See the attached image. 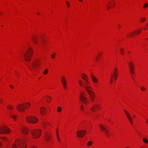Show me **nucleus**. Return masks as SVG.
I'll list each match as a JSON object with an SVG mask.
<instances>
[{"mask_svg": "<svg viewBox=\"0 0 148 148\" xmlns=\"http://www.w3.org/2000/svg\"><path fill=\"white\" fill-rule=\"evenodd\" d=\"M30 132L32 134L34 138H37L39 137L41 133V131L40 130H32L30 131Z\"/></svg>", "mask_w": 148, "mask_h": 148, "instance_id": "6", "label": "nucleus"}, {"mask_svg": "<svg viewBox=\"0 0 148 148\" xmlns=\"http://www.w3.org/2000/svg\"><path fill=\"white\" fill-rule=\"evenodd\" d=\"M148 7V4L147 3H145L143 5L144 8H145Z\"/></svg>", "mask_w": 148, "mask_h": 148, "instance_id": "30", "label": "nucleus"}, {"mask_svg": "<svg viewBox=\"0 0 148 148\" xmlns=\"http://www.w3.org/2000/svg\"><path fill=\"white\" fill-rule=\"evenodd\" d=\"M42 42H43V43H44V41H43V40H42Z\"/></svg>", "mask_w": 148, "mask_h": 148, "instance_id": "57", "label": "nucleus"}, {"mask_svg": "<svg viewBox=\"0 0 148 148\" xmlns=\"http://www.w3.org/2000/svg\"><path fill=\"white\" fill-rule=\"evenodd\" d=\"M54 54L55 55H56V53H54Z\"/></svg>", "mask_w": 148, "mask_h": 148, "instance_id": "60", "label": "nucleus"}, {"mask_svg": "<svg viewBox=\"0 0 148 148\" xmlns=\"http://www.w3.org/2000/svg\"><path fill=\"white\" fill-rule=\"evenodd\" d=\"M61 110H62V109L60 107H58V108L57 111L58 112H60L61 111Z\"/></svg>", "mask_w": 148, "mask_h": 148, "instance_id": "32", "label": "nucleus"}, {"mask_svg": "<svg viewBox=\"0 0 148 148\" xmlns=\"http://www.w3.org/2000/svg\"><path fill=\"white\" fill-rule=\"evenodd\" d=\"M120 26V25H118V27L119 28Z\"/></svg>", "mask_w": 148, "mask_h": 148, "instance_id": "55", "label": "nucleus"}, {"mask_svg": "<svg viewBox=\"0 0 148 148\" xmlns=\"http://www.w3.org/2000/svg\"><path fill=\"white\" fill-rule=\"evenodd\" d=\"M112 77H111L110 78V83H111L112 81H113V80L112 79Z\"/></svg>", "mask_w": 148, "mask_h": 148, "instance_id": "47", "label": "nucleus"}, {"mask_svg": "<svg viewBox=\"0 0 148 148\" xmlns=\"http://www.w3.org/2000/svg\"><path fill=\"white\" fill-rule=\"evenodd\" d=\"M80 108L82 111H83L84 107V106L82 105H81Z\"/></svg>", "mask_w": 148, "mask_h": 148, "instance_id": "37", "label": "nucleus"}, {"mask_svg": "<svg viewBox=\"0 0 148 148\" xmlns=\"http://www.w3.org/2000/svg\"><path fill=\"white\" fill-rule=\"evenodd\" d=\"M129 148V147H127V148Z\"/></svg>", "mask_w": 148, "mask_h": 148, "instance_id": "64", "label": "nucleus"}, {"mask_svg": "<svg viewBox=\"0 0 148 148\" xmlns=\"http://www.w3.org/2000/svg\"><path fill=\"white\" fill-rule=\"evenodd\" d=\"M40 112L41 114L43 115L46 113V109L44 107H42L40 108Z\"/></svg>", "mask_w": 148, "mask_h": 148, "instance_id": "15", "label": "nucleus"}, {"mask_svg": "<svg viewBox=\"0 0 148 148\" xmlns=\"http://www.w3.org/2000/svg\"><path fill=\"white\" fill-rule=\"evenodd\" d=\"M33 53L32 49L29 47L25 53L24 55V57L25 60L27 62H29L31 59Z\"/></svg>", "mask_w": 148, "mask_h": 148, "instance_id": "2", "label": "nucleus"}, {"mask_svg": "<svg viewBox=\"0 0 148 148\" xmlns=\"http://www.w3.org/2000/svg\"><path fill=\"white\" fill-rule=\"evenodd\" d=\"M146 39V40H148V38H147V39Z\"/></svg>", "mask_w": 148, "mask_h": 148, "instance_id": "63", "label": "nucleus"}, {"mask_svg": "<svg viewBox=\"0 0 148 148\" xmlns=\"http://www.w3.org/2000/svg\"><path fill=\"white\" fill-rule=\"evenodd\" d=\"M86 81V82H85L84 83V84L86 85V86H88L87 85H88V83H89V82H88V79L87 80V81Z\"/></svg>", "mask_w": 148, "mask_h": 148, "instance_id": "34", "label": "nucleus"}, {"mask_svg": "<svg viewBox=\"0 0 148 148\" xmlns=\"http://www.w3.org/2000/svg\"><path fill=\"white\" fill-rule=\"evenodd\" d=\"M140 148H143V147H140Z\"/></svg>", "mask_w": 148, "mask_h": 148, "instance_id": "58", "label": "nucleus"}, {"mask_svg": "<svg viewBox=\"0 0 148 148\" xmlns=\"http://www.w3.org/2000/svg\"><path fill=\"white\" fill-rule=\"evenodd\" d=\"M32 39L33 42L36 45L38 44V40L37 38L34 36L32 37Z\"/></svg>", "mask_w": 148, "mask_h": 148, "instance_id": "14", "label": "nucleus"}, {"mask_svg": "<svg viewBox=\"0 0 148 148\" xmlns=\"http://www.w3.org/2000/svg\"><path fill=\"white\" fill-rule=\"evenodd\" d=\"M37 14H40V13L39 12H37Z\"/></svg>", "mask_w": 148, "mask_h": 148, "instance_id": "56", "label": "nucleus"}, {"mask_svg": "<svg viewBox=\"0 0 148 148\" xmlns=\"http://www.w3.org/2000/svg\"><path fill=\"white\" fill-rule=\"evenodd\" d=\"M10 132V130L6 126H4L3 127H0V134H2L4 133H8Z\"/></svg>", "mask_w": 148, "mask_h": 148, "instance_id": "9", "label": "nucleus"}, {"mask_svg": "<svg viewBox=\"0 0 148 148\" xmlns=\"http://www.w3.org/2000/svg\"><path fill=\"white\" fill-rule=\"evenodd\" d=\"M143 142L145 143H148V140L145 138H144L143 139Z\"/></svg>", "mask_w": 148, "mask_h": 148, "instance_id": "27", "label": "nucleus"}, {"mask_svg": "<svg viewBox=\"0 0 148 148\" xmlns=\"http://www.w3.org/2000/svg\"><path fill=\"white\" fill-rule=\"evenodd\" d=\"M147 25L148 26V23L147 24Z\"/></svg>", "mask_w": 148, "mask_h": 148, "instance_id": "59", "label": "nucleus"}, {"mask_svg": "<svg viewBox=\"0 0 148 148\" xmlns=\"http://www.w3.org/2000/svg\"><path fill=\"white\" fill-rule=\"evenodd\" d=\"M123 49L122 48H120V52H121V53L122 54H123Z\"/></svg>", "mask_w": 148, "mask_h": 148, "instance_id": "39", "label": "nucleus"}, {"mask_svg": "<svg viewBox=\"0 0 148 148\" xmlns=\"http://www.w3.org/2000/svg\"><path fill=\"white\" fill-rule=\"evenodd\" d=\"M48 98L49 99V100H50L51 99V97L49 96L48 97Z\"/></svg>", "mask_w": 148, "mask_h": 148, "instance_id": "50", "label": "nucleus"}, {"mask_svg": "<svg viewBox=\"0 0 148 148\" xmlns=\"http://www.w3.org/2000/svg\"><path fill=\"white\" fill-rule=\"evenodd\" d=\"M91 88V87L90 86L85 87V90L87 91L88 94L90 96V99L91 101L92 102H94L95 101V94L90 90Z\"/></svg>", "mask_w": 148, "mask_h": 148, "instance_id": "5", "label": "nucleus"}, {"mask_svg": "<svg viewBox=\"0 0 148 148\" xmlns=\"http://www.w3.org/2000/svg\"><path fill=\"white\" fill-rule=\"evenodd\" d=\"M79 97L81 101L85 104H86L88 101V99L82 95H80Z\"/></svg>", "mask_w": 148, "mask_h": 148, "instance_id": "13", "label": "nucleus"}, {"mask_svg": "<svg viewBox=\"0 0 148 148\" xmlns=\"http://www.w3.org/2000/svg\"><path fill=\"white\" fill-rule=\"evenodd\" d=\"M13 107L11 105H8L7 106V108L9 110H12L13 109Z\"/></svg>", "mask_w": 148, "mask_h": 148, "instance_id": "28", "label": "nucleus"}, {"mask_svg": "<svg viewBox=\"0 0 148 148\" xmlns=\"http://www.w3.org/2000/svg\"><path fill=\"white\" fill-rule=\"evenodd\" d=\"M135 32L136 33V34H140V31L139 30H137L135 31Z\"/></svg>", "mask_w": 148, "mask_h": 148, "instance_id": "35", "label": "nucleus"}, {"mask_svg": "<svg viewBox=\"0 0 148 148\" xmlns=\"http://www.w3.org/2000/svg\"><path fill=\"white\" fill-rule=\"evenodd\" d=\"M130 73L132 74L134 73V68L129 69Z\"/></svg>", "mask_w": 148, "mask_h": 148, "instance_id": "25", "label": "nucleus"}, {"mask_svg": "<svg viewBox=\"0 0 148 148\" xmlns=\"http://www.w3.org/2000/svg\"><path fill=\"white\" fill-rule=\"evenodd\" d=\"M118 71L116 67H115L114 70V73H113L111 74V75L112 77L114 78L116 80L118 76Z\"/></svg>", "mask_w": 148, "mask_h": 148, "instance_id": "10", "label": "nucleus"}, {"mask_svg": "<svg viewBox=\"0 0 148 148\" xmlns=\"http://www.w3.org/2000/svg\"><path fill=\"white\" fill-rule=\"evenodd\" d=\"M134 34L133 32H132L130 34L129 36L131 37Z\"/></svg>", "mask_w": 148, "mask_h": 148, "instance_id": "38", "label": "nucleus"}, {"mask_svg": "<svg viewBox=\"0 0 148 148\" xmlns=\"http://www.w3.org/2000/svg\"><path fill=\"white\" fill-rule=\"evenodd\" d=\"M146 123H148V119H147L146 120Z\"/></svg>", "mask_w": 148, "mask_h": 148, "instance_id": "51", "label": "nucleus"}, {"mask_svg": "<svg viewBox=\"0 0 148 148\" xmlns=\"http://www.w3.org/2000/svg\"><path fill=\"white\" fill-rule=\"evenodd\" d=\"M0 102H1V103H2V101H0Z\"/></svg>", "mask_w": 148, "mask_h": 148, "instance_id": "62", "label": "nucleus"}, {"mask_svg": "<svg viewBox=\"0 0 148 148\" xmlns=\"http://www.w3.org/2000/svg\"><path fill=\"white\" fill-rule=\"evenodd\" d=\"M96 109L95 106L93 105V106L91 108V109L92 111L95 112L96 111Z\"/></svg>", "mask_w": 148, "mask_h": 148, "instance_id": "24", "label": "nucleus"}, {"mask_svg": "<svg viewBox=\"0 0 148 148\" xmlns=\"http://www.w3.org/2000/svg\"><path fill=\"white\" fill-rule=\"evenodd\" d=\"M9 116L15 121H16V118L17 117V115H14L11 112L10 113Z\"/></svg>", "mask_w": 148, "mask_h": 148, "instance_id": "17", "label": "nucleus"}, {"mask_svg": "<svg viewBox=\"0 0 148 148\" xmlns=\"http://www.w3.org/2000/svg\"><path fill=\"white\" fill-rule=\"evenodd\" d=\"M40 63V60L38 59H36L35 60L31 63L29 66H28V67L31 71L33 69H35L39 66Z\"/></svg>", "mask_w": 148, "mask_h": 148, "instance_id": "4", "label": "nucleus"}, {"mask_svg": "<svg viewBox=\"0 0 148 148\" xmlns=\"http://www.w3.org/2000/svg\"><path fill=\"white\" fill-rule=\"evenodd\" d=\"M79 84L80 85V86H81L83 87H84L85 88V87L88 86H85L82 83V81L81 80H79Z\"/></svg>", "mask_w": 148, "mask_h": 148, "instance_id": "23", "label": "nucleus"}, {"mask_svg": "<svg viewBox=\"0 0 148 148\" xmlns=\"http://www.w3.org/2000/svg\"><path fill=\"white\" fill-rule=\"evenodd\" d=\"M92 143L93 142L92 141H90L88 142L87 143V146H90L92 145Z\"/></svg>", "mask_w": 148, "mask_h": 148, "instance_id": "29", "label": "nucleus"}, {"mask_svg": "<svg viewBox=\"0 0 148 148\" xmlns=\"http://www.w3.org/2000/svg\"><path fill=\"white\" fill-rule=\"evenodd\" d=\"M67 85H63V86H64V88L65 89H66L67 88Z\"/></svg>", "mask_w": 148, "mask_h": 148, "instance_id": "46", "label": "nucleus"}, {"mask_svg": "<svg viewBox=\"0 0 148 148\" xmlns=\"http://www.w3.org/2000/svg\"><path fill=\"white\" fill-rule=\"evenodd\" d=\"M26 120L28 123L34 124L37 122L38 119L34 116H29L26 118Z\"/></svg>", "mask_w": 148, "mask_h": 148, "instance_id": "7", "label": "nucleus"}, {"mask_svg": "<svg viewBox=\"0 0 148 148\" xmlns=\"http://www.w3.org/2000/svg\"><path fill=\"white\" fill-rule=\"evenodd\" d=\"M128 64L129 69L134 68V64L132 62H128Z\"/></svg>", "mask_w": 148, "mask_h": 148, "instance_id": "19", "label": "nucleus"}, {"mask_svg": "<svg viewBox=\"0 0 148 148\" xmlns=\"http://www.w3.org/2000/svg\"><path fill=\"white\" fill-rule=\"evenodd\" d=\"M124 110L130 123L131 124H132L133 123V121L131 116L128 112L125 110Z\"/></svg>", "mask_w": 148, "mask_h": 148, "instance_id": "12", "label": "nucleus"}, {"mask_svg": "<svg viewBox=\"0 0 148 148\" xmlns=\"http://www.w3.org/2000/svg\"><path fill=\"white\" fill-rule=\"evenodd\" d=\"M51 138L50 136L48 134H47L45 136V139L47 141H49Z\"/></svg>", "mask_w": 148, "mask_h": 148, "instance_id": "22", "label": "nucleus"}, {"mask_svg": "<svg viewBox=\"0 0 148 148\" xmlns=\"http://www.w3.org/2000/svg\"><path fill=\"white\" fill-rule=\"evenodd\" d=\"M66 4H67V7H69V5H70L69 3L67 1L66 2Z\"/></svg>", "mask_w": 148, "mask_h": 148, "instance_id": "41", "label": "nucleus"}, {"mask_svg": "<svg viewBox=\"0 0 148 148\" xmlns=\"http://www.w3.org/2000/svg\"><path fill=\"white\" fill-rule=\"evenodd\" d=\"M141 89L142 90V91H144L145 90V88H144V87H141Z\"/></svg>", "mask_w": 148, "mask_h": 148, "instance_id": "43", "label": "nucleus"}, {"mask_svg": "<svg viewBox=\"0 0 148 148\" xmlns=\"http://www.w3.org/2000/svg\"><path fill=\"white\" fill-rule=\"evenodd\" d=\"M26 145L24 140L19 139L16 141L15 144L12 146V148H26Z\"/></svg>", "mask_w": 148, "mask_h": 148, "instance_id": "1", "label": "nucleus"}, {"mask_svg": "<svg viewBox=\"0 0 148 148\" xmlns=\"http://www.w3.org/2000/svg\"><path fill=\"white\" fill-rule=\"evenodd\" d=\"M0 138H1L3 142H6L7 140V139L6 137H0Z\"/></svg>", "mask_w": 148, "mask_h": 148, "instance_id": "26", "label": "nucleus"}, {"mask_svg": "<svg viewBox=\"0 0 148 148\" xmlns=\"http://www.w3.org/2000/svg\"><path fill=\"white\" fill-rule=\"evenodd\" d=\"M43 125L44 127H46V123L45 122H43Z\"/></svg>", "mask_w": 148, "mask_h": 148, "instance_id": "45", "label": "nucleus"}, {"mask_svg": "<svg viewBox=\"0 0 148 148\" xmlns=\"http://www.w3.org/2000/svg\"><path fill=\"white\" fill-rule=\"evenodd\" d=\"M83 76H82V78L85 81H87L88 79V78L87 76L84 74H82Z\"/></svg>", "mask_w": 148, "mask_h": 148, "instance_id": "21", "label": "nucleus"}, {"mask_svg": "<svg viewBox=\"0 0 148 148\" xmlns=\"http://www.w3.org/2000/svg\"><path fill=\"white\" fill-rule=\"evenodd\" d=\"M86 131L85 130H79L77 132V136L80 138L83 137L85 135Z\"/></svg>", "mask_w": 148, "mask_h": 148, "instance_id": "11", "label": "nucleus"}, {"mask_svg": "<svg viewBox=\"0 0 148 148\" xmlns=\"http://www.w3.org/2000/svg\"><path fill=\"white\" fill-rule=\"evenodd\" d=\"M47 71H48L47 69H46L44 71V72H43L44 74L45 75L47 74L48 72Z\"/></svg>", "mask_w": 148, "mask_h": 148, "instance_id": "33", "label": "nucleus"}, {"mask_svg": "<svg viewBox=\"0 0 148 148\" xmlns=\"http://www.w3.org/2000/svg\"><path fill=\"white\" fill-rule=\"evenodd\" d=\"M96 60H97V59L98 58V57H96Z\"/></svg>", "mask_w": 148, "mask_h": 148, "instance_id": "53", "label": "nucleus"}, {"mask_svg": "<svg viewBox=\"0 0 148 148\" xmlns=\"http://www.w3.org/2000/svg\"><path fill=\"white\" fill-rule=\"evenodd\" d=\"M28 130L27 127H23L22 129V132L24 134H26L28 133Z\"/></svg>", "mask_w": 148, "mask_h": 148, "instance_id": "16", "label": "nucleus"}, {"mask_svg": "<svg viewBox=\"0 0 148 148\" xmlns=\"http://www.w3.org/2000/svg\"><path fill=\"white\" fill-rule=\"evenodd\" d=\"M10 87L11 88H13V86H11V85H10Z\"/></svg>", "mask_w": 148, "mask_h": 148, "instance_id": "52", "label": "nucleus"}, {"mask_svg": "<svg viewBox=\"0 0 148 148\" xmlns=\"http://www.w3.org/2000/svg\"><path fill=\"white\" fill-rule=\"evenodd\" d=\"M132 79L134 80V79L132 77Z\"/></svg>", "mask_w": 148, "mask_h": 148, "instance_id": "61", "label": "nucleus"}, {"mask_svg": "<svg viewBox=\"0 0 148 148\" xmlns=\"http://www.w3.org/2000/svg\"><path fill=\"white\" fill-rule=\"evenodd\" d=\"M99 127L101 129V131L104 133L107 137H109L110 133L108 129L104 126L101 125H100Z\"/></svg>", "mask_w": 148, "mask_h": 148, "instance_id": "8", "label": "nucleus"}, {"mask_svg": "<svg viewBox=\"0 0 148 148\" xmlns=\"http://www.w3.org/2000/svg\"><path fill=\"white\" fill-rule=\"evenodd\" d=\"M57 137H58V141L59 142H60V138H59V134H58V132H57Z\"/></svg>", "mask_w": 148, "mask_h": 148, "instance_id": "36", "label": "nucleus"}, {"mask_svg": "<svg viewBox=\"0 0 148 148\" xmlns=\"http://www.w3.org/2000/svg\"><path fill=\"white\" fill-rule=\"evenodd\" d=\"M91 78L92 81L95 83H97L98 80L96 77L92 75H91Z\"/></svg>", "mask_w": 148, "mask_h": 148, "instance_id": "18", "label": "nucleus"}, {"mask_svg": "<svg viewBox=\"0 0 148 148\" xmlns=\"http://www.w3.org/2000/svg\"><path fill=\"white\" fill-rule=\"evenodd\" d=\"M83 0H79V1H82Z\"/></svg>", "mask_w": 148, "mask_h": 148, "instance_id": "54", "label": "nucleus"}, {"mask_svg": "<svg viewBox=\"0 0 148 148\" xmlns=\"http://www.w3.org/2000/svg\"><path fill=\"white\" fill-rule=\"evenodd\" d=\"M93 105L95 106L97 109H99V105L94 104Z\"/></svg>", "mask_w": 148, "mask_h": 148, "instance_id": "31", "label": "nucleus"}, {"mask_svg": "<svg viewBox=\"0 0 148 148\" xmlns=\"http://www.w3.org/2000/svg\"><path fill=\"white\" fill-rule=\"evenodd\" d=\"M146 20V19L145 18H142V21H145Z\"/></svg>", "mask_w": 148, "mask_h": 148, "instance_id": "44", "label": "nucleus"}, {"mask_svg": "<svg viewBox=\"0 0 148 148\" xmlns=\"http://www.w3.org/2000/svg\"><path fill=\"white\" fill-rule=\"evenodd\" d=\"M30 103L26 102L24 104H20L16 106L18 110L21 112H23L25 110V108H28L30 106Z\"/></svg>", "mask_w": 148, "mask_h": 148, "instance_id": "3", "label": "nucleus"}, {"mask_svg": "<svg viewBox=\"0 0 148 148\" xmlns=\"http://www.w3.org/2000/svg\"><path fill=\"white\" fill-rule=\"evenodd\" d=\"M30 148H37V147L35 146H32Z\"/></svg>", "mask_w": 148, "mask_h": 148, "instance_id": "42", "label": "nucleus"}, {"mask_svg": "<svg viewBox=\"0 0 148 148\" xmlns=\"http://www.w3.org/2000/svg\"><path fill=\"white\" fill-rule=\"evenodd\" d=\"M51 57L52 58H53V59L54 58H55V56L53 55H52L51 56Z\"/></svg>", "mask_w": 148, "mask_h": 148, "instance_id": "48", "label": "nucleus"}, {"mask_svg": "<svg viewBox=\"0 0 148 148\" xmlns=\"http://www.w3.org/2000/svg\"><path fill=\"white\" fill-rule=\"evenodd\" d=\"M61 81L63 85H67L66 82L64 77L62 76L61 77Z\"/></svg>", "mask_w": 148, "mask_h": 148, "instance_id": "20", "label": "nucleus"}, {"mask_svg": "<svg viewBox=\"0 0 148 148\" xmlns=\"http://www.w3.org/2000/svg\"><path fill=\"white\" fill-rule=\"evenodd\" d=\"M2 145V143L0 142V147H1Z\"/></svg>", "mask_w": 148, "mask_h": 148, "instance_id": "49", "label": "nucleus"}, {"mask_svg": "<svg viewBox=\"0 0 148 148\" xmlns=\"http://www.w3.org/2000/svg\"><path fill=\"white\" fill-rule=\"evenodd\" d=\"M107 10H108L110 8V7L109 6L108 3H107Z\"/></svg>", "mask_w": 148, "mask_h": 148, "instance_id": "40", "label": "nucleus"}]
</instances>
